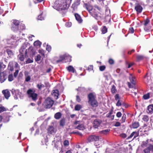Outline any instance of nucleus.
Listing matches in <instances>:
<instances>
[{
    "label": "nucleus",
    "mask_w": 153,
    "mask_h": 153,
    "mask_svg": "<svg viewBox=\"0 0 153 153\" xmlns=\"http://www.w3.org/2000/svg\"><path fill=\"white\" fill-rule=\"evenodd\" d=\"M63 144L65 146H68L69 145V143L68 140H65Z\"/></svg>",
    "instance_id": "47"
},
{
    "label": "nucleus",
    "mask_w": 153,
    "mask_h": 153,
    "mask_svg": "<svg viewBox=\"0 0 153 153\" xmlns=\"http://www.w3.org/2000/svg\"><path fill=\"white\" fill-rule=\"evenodd\" d=\"M6 52L9 56H11L13 55V53L12 51L10 49H7Z\"/></svg>",
    "instance_id": "41"
},
{
    "label": "nucleus",
    "mask_w": 153,
    "mask_h": 153,
    "mask_svg": "<svg viewBox=\"0 0 153 153\" xmlns=\"http://www.w3.org/2000/svg\"><path fill=\"white\" fill-rule=\"evenodd\" d=\"M35 91L32 89H29L27 91V93L29 98H31L33 101H36L37 99L38 95L35 93Z\"/></svg>",
    "instance_id": "5"
},
{
    "label": "nucleus",
    "mask_w": 153,
    "mask_h": 153,
    "mask_svg": "<svg viewBox=\"0 0 153 153\" xmlns=\"http://www.w3.org/2000/svg\"><path fill=\"white\" fill-rule=\"evenodd\" d=\"M149 140V139H147L146 141H143L141 145V147L143 148L146 147L148 143Z\"/></svg>",
    "instance_id": "27"
},
{
    "label": "nucleus",
    "mask_w": 153,
    "mask_h": 153,
    "mask_svg": "<svg viewBox=\"0 0 153 153\" xmlns=\"http://www.w3.org/2000/svg\"><path fill=\"white\" fill-rule=\"evenodd\" d=\"M95 98V96L92 93H90L88 95V103L93 107H96L98 106V103Z\"/></svg>",
    "instance_id": "3"
},
{
    "label": "nucleus",
    "mask_w": 153,
    "mask_h": 153,
    "mask_svg": "<svg viewBox=\"0 0 153 153\" xmlns=\"http://www.w3.org/2000/svg\"><path fill=\"white\" fill-rule=\"evenodd\" d=\"M2 93L4 94L5 98L7 99H8L10 96V92L8 89L3 90Z\"/></svg>",
    "instance_id": "11"
},
{
    "label": "nucleus",
    "mask_w": 153,
    "mask_h": 153,
    "mask_svg": "<svg viewBox=\"0 0 153 153\" xmlns=\"http://www.w3.org/2000/svg\"><path fill=\"white\" fill-rule=\"evenodd\" d=\"M107 31V29L105 26H103L102 29V34H105L106 33Z\"/></svg>",
    "instance_id": "43"
},
{
    "label": "nucleus",
    "mask_w": 153,
    "mask_h": 153,
    "mask_svg": "<svg viewBox=\"0 0 153 153\" xmlns=\"http://www.w3.org/2000/svg\"><path fill=\"white\" fill-rule=\"evenodd\" d=\"M57 138H58V140L56 141V140H55V138H54V141H56L55 143V147L56 148H58L61 144V142L60 141V140L61 139L60 137L58 136Z\"/></svg>",
    "instance_id": "18"
},
{
    "label": "nucleus",
    "mask_w": 153,
    "mask_h": 153,
    "mask_svg": "<svg viewBox=\"0 0 153 153\" xmlns=\"http://www.w3.org/2000/svg\"><path fill=\"white\" fill-rule=\"evenodd\" d=\"M23 50H24V49L22 47L19 50V52L21 54L19 55L18 56L19 59L21 61H23L24 59V57L23 53V52L24 51Z\"/></svg>",
    "instance_id": "10"
},
{
    "label": "nucleus",
    "mask_w": 153,
    "mask_h": 153,
    "mask_svg": "<svg viewBox=\"0 0 153 153\" xmlns=\"http://www.w3.org/2000/svg\"><path fill=\"white\" fill-rule=\"evenodd\" d=\"M6 111V109L4 107H0V113H1L4 111Z\"/></svg>",
    "instance_id": "50"
},
{
    "label": "nucleus",
    "mask_w": 153,
    "mask_h": 153,
    "mask_svg": "<svg viewBox=\"0 0 153 153\" xmlns=\"http://www.w3.org/2000/svg\"><path fill=\"white\" fill-rule=\"evenodd\" d=\"M126 119V115L125 114H123L122 117L121 121V123H123L125 122Z\"/></svg>",
    "instance_id": "44"
},
{
    "label": "nucleus",
    "mask_w": 153,
    "mask_h": 153,
    "mask_svg": "<svg viewBox=\"0 0 153 153\" xmlns=\"http://www.w3.org/2000/svg\"><path fill=\"white\" fill-rule=\"evenodd\" d=\"M93 66L92 65H89L88 67L87 70L89 71H91V70H93Z\"/></svg>",
    "instance_id": "55"
},
{
    "label": "nucleus",
    "mask_w": 153,
    "mask_h": 153,
    "mask_svg": "<svg viewBox=\"0 0 153 153\" xmlns=\"http://www.w3.org/2000/svg\"><path fill=\"white\" fill-rule=\"evenodd\" d=\"M111 91L112 94H114L117 92V90L116 88V87L114 85L112 86L111 88Z\"/></svg>",
    "instance_id": "34"
},
{
    "label": "nucleus",
    "mask_w": 153,
    "mask_h": 153,
    "mask_svg": "<svg viewBox=\"0 0 153 153\" xmlns=\"http://www.w3.org/2000/svg\"><path fill=\"white\" fill-rule=\"evenodd\" d=\"M49 133L50 134H52L54 132V128L52 126H50L48 128Z\"/></svg>",
    "instance_id": "30"
},
{
    "label": "nucleus",
    "mask_w": 153,
    "mask_h": 153,
    "mask_svg": "<svg viewBox=\"0 0 153 153\" xmlns=\"http://www.w3.org/2000/svg\"><path fill=\"white\" fill-rule=\"evenodd\" d=\"M59 124L61 126H63L65 124V119L64 118L61 119L60 121Z\"/></svg>",
    "instance_id": "33"
},
{
    "label": "nucleus",
    "mask_w": 153,
    "mask_h": 153,
    "mask_svg": "<svg viewBox=\"0 0 153 153\" xmlns=\"http://www.w3.org/2000/svg\"><path fill=\"white\" fill-rule=\"evenodd\" d=\"M134 29L133 27H131L129 28V30L128 31V32L129 33H133L134 32Z\"/></svg>",
    "instance_id": "53"
},
{
    "label": "nucleus",
    "mask_w": 153,
    "mask_h": 153,
    "mask_svg": "<svg viewBox=\"0 0 153 153\" xmlns=\"http://www.w3.org/2000/svg\"><path fill=\"white\" fill-rule=\"evenodd\" d=\"M84 7L86 8L91 16L95 19L98 20L101 18L102 14L97 12L95 8H94L92 6L87 4H85Z\"/></svg>",
    "instance_id": "2"
},
{
    "label": "nucleus",
    "mask_w": 153,
    "mask_h": 153,
    "mask_svg": "<svg viewBox=\"0 0 153 153\" xmlns=\"http://www.w3.org/2000/svg\"><path fill=\"white\" fill-rule=\"evenodd\" d=\"M144 58V56L142 55H138L137 56V60L140 61L142 60Z\"/></svg>",
    "instance_id": "35"
},
{
    "label": "nucleus",
    "mask_w": 153,
    "mask_h": 153,
    "mask_svg": "<svg viewBox=\"0 0 153 153\" xmlns=\"http://www.w3.org/2000/svg\"><path fill=\"white\" fill-rule=\"evenodd\" d=\"M140 126V124L138 122H134L132 124V127L134 128H136Z\"/></svg>",
    "instance_id": "29"
},
{
    "label": "nucleus",
    "mask_w": 153,
    "mask_h": 153,
    "mask_svg": "<svg viewBox=\"0 0 153 153\" xmlns=\"http://www.w3.org/2000/svg\"><path fill=\"white\" fill-rule=\"evenodd\" d=\"M145 78L146 79L145 83L146 84L150 85L151 82V78L150 77H146V76H145Z\"/></svg>",
    "instance_id": "25"
},
{
    "label": "nucleus",
    "mask_w": 153,
    "mask_h": 153,
    "mask_svg": "<svg viewBox=\"0 0 153 153\" xmlns=\"http://www.w3.org/2000/svg\"><path fill=\"white\" fill-rule=\"evenodd\" d=\"M19 22L17 20H13L12 24L11 29L13 31L16 32L20 30L21 27H20Z\"/></svg>",
    "instance_id": "6"
},
{
    "label": "nucleus",
    "mask_w": 153,
    "mask_h": 153,
    "mask_svg": "<svg viewBox=\"0 0 153 153\" xmlns=\"http://www.w3.org/2000/svg\"><path fill=\"white\" fill-rule=\"evenodd\" d=\"M68 58L69 59L68 60V61L69 62H71V57L69 55H64L60 56L59 59L56 61V62L57 63H59V62H61L64 60H65V59H67Z\"/></svg>",
    "instance_id": "7"
},
{
    "label": "nucleus",
    "mask_w": 153,
    "mask_h": 153,
    "mask_svg": "<svg viewBox=\"0 0 153 153\" xmlns=\"http://www.w3.org/2000/svg\"><path fill=\"white\" fill-rule=\"evenodd\" d=\"M75 128L79 130H82L84 129L85 127L83 125L80 123L79 125H78Z\"/></svg>",
    "instance_id": "26"
},
{
    "label": "nucleus",
    "mask_w": 153,
    "mask_h": 153,
    "mask_svg": "<svg viewBox=\"0 0 153 153\" xmlns=\"http://www.w3.org/2000/svg\"><path fill=\"white\" fill-rule=\"evenodd\" d=\"M54 101L50 98L48 97L45 100L43 105L46 108H49L53 105Z\"/></svg>",
    "instance_id": "4"
},
{
    "label": "nucleus",
    "mask_w": 153,
    "mask_h": 153,
    "mask_svg": "<svg viewBox=\"0 0 153 153\" xmlns=\"http://www.w3.org/2000/svg\"><path fill=\"white\" fill-rule=\"evenodd\" d=\"M146 112L149 114H151L153 112V104L149 105L147 108Z\"/></svg>",
    "instance_id": "17"
},
{
    "label": "nucleus",
    "mask_w": 153,
    "mask_h": 153,
    "mask_svg": "<svg viewBox=\"0 0 153 153\" xmlns=\"http://www.w3.org/2000/svg\"><path fill=\"white\" fill-rule=\"evenodd\" d=\"M128 87L129 88H134V89H136V88H135L134 85V86L132 85H131V84L129 82H128Z\"/></svg>",
    "instance_id": "59"
},
{
    "label": "nucleus",
    "mask_w": 153,
    "mask_h": 153,
    "mask_svg": "<svg viewBox=\"0 0 153 153\" xmlns=\"http://www.w3.org/2000/svg\"><path fill=\"white\" fill-rule=\"evenodd\" d=\"M41 57L39 55L37 56L36 57L35 59V60L36 61H39L41 59Z\"/></svg>",
    "instance_id": "49"
},
{
    "label": "nucleus",
    "mask_w": 153,
    "mask_h": 153,
    "mask_svg": "<svg viewBox=\"0 0 153 153\" xmlns=\"http://www.w3.org/2000/svg\"><path fill=\"white\" fill-rule=\"evenodd\" d=\"M62 116V113L60 112H58L54 114V117L55 119L59 120L61 118Z\"/></svg>",
    "instance_id": "23"
},
{
    "label": "nucleus",
    "mask_w": 153,
    "mask_h": 153,
    "mask_svg": "<svg viewBox=\"0 0 153 153\" xmlns=\"http://www.w3.org/2000/svg\"><path fill=\"white\" fill-rule=\"evenodd\" d=\"M139 131L133 132L128 137V139H129L132 138L133 136L134 137V139L135 138L139 135Z\"/></svg>",
    "instance_id": "19"
},
{
    "label": "nucleus",
    "mask_w": 153,
    "mask_h": 153,
    "mask_svg": "<svg viewBox=\"0 0 153 153\" xmlns=\"http://www.w3.org/2000/svg\"><path fill=\"white\" fill-rule=\"evenodd\" d=\"M46 48V50L48 51H51V46L48 45H47Z\"/></svg>",
    "instance_id": "56"
},
{
    "label": "nucleus",
    "mask_w": 153,
    "mask_h": 153,
    "mask_svg": "<svg viewBox=\"0 0 153 153\" xmlns=\"http://www.w3.org/2000/svg\"><path fill=\"white\" fill-rule=\"evenodd\" d=\"M142 120L145 122H147L149 120V118L148 116L145 115L143 116Z\"/></svg>",
    "instance_id": "40"
},
{
    "label": "nucleus",
    "mask_w": 153,
    "mask_h": 153,
    "mask_svg": "<svg viewBox=\"0 0 153 153\" xmlns=\"http://www.w3.org/2000/svg\"><path fill=\"white\" fill-rule=\"evenodd\" d=\"M52 94L55 99H57L58 98V96L59 95V91L57 89L53 90L52 92Z\"/></svg>",
    "instance_id": "13"
},
{
    "label": "nucleus",
    "mask_w": 153,
    "mask_h": 153,
    "mask_svg": "<svg viewBox=\"0 0 153 153\" xmlns=\"http://www.w3.org/2000/svg\"><path fill=\"white\" fill-rule=\"evenodd\" d=\"M75 16L76 19L78 22L80 23L82 22V19L80 16L78 14L75 13Z\"/></svg>",
    "instance_id": "22"
},
{
    "label": "nucleus",
    "mask_w": 153,
    "mask_h": 153,
    "mask_svg": "<svg viewBox=\"0 0 153 153\" xmlns=\"http://www.w3.org/2000/svg\"><path fill=\"white\" fill-rule=\"evenodd\" d=\"M143 151L145 153H150V151L153 152V146L150 144L147 148L144 149Z\"/></svg>",
    "instance_id": "15"
},
{
    "label": "nucleus",
    "mask_w": 153,
    "mask_h": 153,
    "mask_svg": "<svg viewBox=\"0 0 153 153\" xmlns=\"http://www.w3.org/2000/svg\"><path fill=\"white\" fill-rule=\"evenodd\" d=\"M24 74L25 76V81L27 82H29L30 80L31 77L30 76L28 75V72L27 71H25Z\"/></svg>",
    "instance_id": "21"
},
{
    "label": "nucleus",
    "mask_w": 153,
    "mask_h": 153,
    "mask_svg": "<svg viewBox=\"0 0 153 153\" xmlns=\"http://www.w3.org/2000/svg\"><path fill=\"white\" fill-rule=\"evenodd\" d=\"M115 99L116 100H119L120 99V97L119 94H117L115 96Z\"/></svg>",
    "instance_id": "54"
},
{
    "label": "nucleus",
    "mask_w": 153,
    "mask_h": 153,
    "mask_svg": "<svg viewBox=\"0 0 153 153\" xmlns=\"http://www.w3.org/2000/svg\"><path fill=\"white\" fill-rule=\"evenodd\" d=\"M150 22L149 20L148 19H146L144 22V25L145 27H144L145 30L147 31L148 30L146 28V27L147 26L149 23Z\"/></svg>",
    "instance_id": "24"
},
{
    "label": "nucleus",
    "mask_w": 153,
    "mask_h": 153,
    "mask_svg": "<svg viewBox=\"0 0 153 153\" xmlns=\"http://www.w3.org/2000/svg\"><path fill=\"white\" fill-rule=\"evenodd\" d=\"M150 94L148 93L143 96V98L144 100H147L149 98Z\"/></svg>",
    "instance_id": "42"
},
{
    "label": "nucleus",
    "mask_w": 153,
    "mask_h": 153,
    "mask_svg": "<svg viewBox=\"0 0 153 153\" xmlns=\"http://www.w3.org/2000/svg\"><path fill=\"white\" fill-rule=\"evenodd\" d=\"M82 108L81 105L78 104L76 105L75 107V109L76 111L79 110Z\"/></svg>",
    "instance_id": "39"
},
{
    "label": "nucleus",
    "mask_w": 153,
    "mask_h": 153,
    "mask_svg": "<svg viewBox=\"0 0 153 153\" xmlns=\"http://www.w3.org/2000/svg\"><path fill=\"white\" fill-rule=\"evenodd\" d=\"M120 125V123L119 122H116L114 125V126L116 127H119Z\"/></svg>",
    "instance_id": "64"
},
{
    "label": "nucleus",
    "mask_w": 153,
    "mask_h": 153,
    "mask_svg": "<svg viewBox=\"0 0 153 153\" xmlns=\"http://www.w3.org/2000/svg\"><path fill=\"white\" fill-rule=\"evenodd\" d=\"M8 79L9 81H12L13 80V76L12 74L10 75L8 77Z\"/></svg>",
    "instance_id": "48"
},
{
    "label": "nucleus",
    "mask_w": 153,
    "mask_h": 153,
    "mask_svg": "<svg viewBox=\"0 0 153 153\" xmlns=\"http://www.w3.org/2000/svg\"><path fill=\"white\" fill-rule=\"evenodd\" d=\"M19 71L18 69H17L16 70L14 74V76L15 77H16L17 76L19 73Z\"/></svg>",
    "instance_id": "57"
},
{
    "label": "nucleus",
    "mask_w": 153,
    "mask_h": 153,
    "mask_svg": "<svg viewBox=\"0 0 153 153\" xmlns=\"http://www.w3.org/2000/svg\"><path fill=\"white\" fill-rule=\"evenodd\" d=\"M101 122V120L99 119H96L95 120L93 123L94 127L95 128H97Z\"/></svg>",
    "instance_id": "14"
},
{
    "label": "nucleus",
    "mask_w": 153,
    "mask_h": 153,
    "mask_svg": "<svg viewBox=\"0 0 153 153\" xmlns=\"http://www.w3.org/2000/svg\"><path fill=\"white\" fill-rule=\"evenodd\" d=\"M94 7L95 8H97L98 10H99V11H101V9L100 7H98L97 5H95L94 6Z\"/></svg>",
    "instance_id": "63"
},
{
    "label": "nucleus",
    "mask_w": 153,
    "mask_h": 153,
    "mask_svg": "<svg viewBox=\"0 0 153 153\" xmlns=\"http://www.w3.org/2000/svg\"><path fill=\"white\" fill-rule=\"evenodd\" d=\"M42 44L41 42L39 41H36L34 43V45L35 46H40Z\"/></svg>",
    "instance_id": "38"
},
{
    "label": "nucleus",
    "mask_w": 153,
    "mask_h": 153,
    "mask_svg": "<svg viewBox=\"0 0 153 153\" xmlns=\"http://www.w3.org/2000/svg\"><path fill=\"white\" fill-rule=\"evenodd\" d=\"M33 62V60L32 59H31L30 58H28L26 62V64H28L31 63H32Z\"/></svg>",
    "instance_id": "52"
},
{
    "label": "nucleus",
    "mask_w": 153,
    "mask_h": 153,
    "mask_svg": "<svg viewBox=\"0 0 153 153\" xmlns=\"http://www.w3.org/2000/svg\"><path fill=\"white\" fill-rule=\"evenodd\" d=\"M106 68V66L105 65L100 66L99 67L100 70L101 71H104Z\"/></svg>",
    "instance_id": "46"
},
{
    "label": "nucleus",
    "mask_w": 153,
    "mask_h": 153,
    "mask_svg": "<svg viewBox=\"0 0 153 153\" xmlns=\"http://www.w3.org/2000/svg\"><path fill=\"white\" fill-rule=\"evenodd\" d=\"M104 76L106 79L108 80L110 78L111 76L109 74L106 73L104 74Z\"/></svg>",
    "instance_id": "37"
},
{
    "label": "nucleus",
    "mask_w": 153,
    "mask_h": 153,
    "mask_svg": "<svg viewBox=\"0 0 153 153\" xmlns=\"http://www.w3.org/2000/svg\"><path fill=\"white\" fill-rule=\"evenodd\" d=\"M100 137L94 135H91L89 137L88 139V142H91L93 141H96L99 140Z\"/></svg>",
    "instance_id": "8"
},
{
    "label": "nucleus",
    "mask_w": 153,
    "mask_h": 153,
    "mask_svg": "<svg viewBox=\"0 0 153 153\" xmlns=\"http://www.w3.org/2000/svg\"><path fill=\"white\" fill-rule=\"evenodd\" d=\"M122 116V114L120 112H118L116 114V116L118 117H120Z\"/></svg>",
    "instance_id": "58"
},
{
    "label": "nucleus",
    "mask_w": 153,
    "mask_h": 153,
    "mask_svg": "<svg viewBox=\"0 0 153 153\" xmlns=\"http://www.w3.org/2000/svg\"><path fill=\"white\" fill-rule=\"evenodd\" d=\"M113 110L111 109L108 113L106 115V117L108 118L109 119L113 120L114 119V115H113Z\"/></svg>",
    "instance_id": "16"
},
{
    "label": "nucleus",
    "mask_w": 153,
    "mask_h": 153,
    "mask_svg": "<svg viewBox=\"0 0 153 153\" xmlns=\"http://www.w3.org/2000/svg\"><path fill=\"white\" fill-rule=\"evenodd\" d=\"M80 4V1L79 0H76L72 5V6L74 8H75Z\"/></svg>",
    "instance_id": "28"
},
{
    "label": "nucleus",
    "mask_w": 153,
    "mask_h": 153,
    "mask_svg": "<svg viewBox=\"0 0 153 153\" xmlns=\"http://www.w3.org/2000/svg\"><path fill=\"white\" fill-rule=\"evenodd\" d=\"M121 103L119 100H118L117 103L116 105L118 106H120L121 105Z\"/></svg>",
    "instance_id": "61"
},
{
    "label": "nucleus",
    "mask_w": 153,
    "mask_h": 153,
    "mask_svg": "<svg viewBox=\"0 0 153 153\" xmlns=\"http://www.w3.org/2000/svg\"><path fill=\"white\" fill-rule=\"evenodd\" d=\"M129 79L131 83L134 85L135 84V77L131 74H130Z\"/></svg>",
    "instance_id": "20"
},
{
    "label": "nucleus",
    "mask_w": 153,
    "mask_h": 153,
    "mask_svg": "<svg viewBox=\"0 0 153 153\" xmlns=\"http://www.w3.org/2000/svg\"><path fill=\"white\" fill-rule=\"evenodd\" d=\"M135 7V9L138 13H141L143 10V7L142 6L138 3H136Z\"/></svg>",
    "instance_id": "9"
},
{
    "label": "nucleus",
    "mask_w": 153,
    "mask_h": 153,
    "mask_svg": "<svg viewBox=\"0 0 153 153\" xmlns=\"http://www.w3.org/2000/svg\"><path fill=\"white\" fill-rule=\"evenodd\" d=\"M6 74L4 72H2L0 73V81L1 83L3 82L7 79Z\"/></svg>",
    "instance_id": "12"
},
{
    "label": "nucleus",
    "mask_w": 153,
    "mask_h": 153,
    "mask_svg": "<svg viewBox=\"0 0 153 153\" xmlns=\"http://www.w3.org/2000/svg\"><path fill=\"white\" fill-rule=\"evenodd\" d=\"M110 131V129H107L105 130H103L101 131V132L103 134H106L108 133Z\"/></svg>",
    "instance_id": "45"
},
{
    "label": "nucleus",
    "mask_w": 153,
    "mask_h": 153,
    "mask_svg": "<svg viewBox=\"0 0 153 153\" xmlns=\"http://www.w3.org/2000/svg\"><path fill=\"white\" fill-rule=\"evenodd\" d=\"M71 0H58L54 4V6L57 10L60 11V13L63 12L64 14L66 12V9L68 7V4Z\"/></svg>",
    "instance_id": "1"
},
{
    "label": "nucleus",
    "mask_w": 153,
    "mask_h": 153,
    "mask_svg": "<svg viewBox=\"0 0 153 153\" xmlns=\"http://www.w3.org/2000/svg\"><path fill=\"white\" fill-rule=\"evenodd\" d=\"M6 67L2 62H0V71H3Z\"/></svg>",
    "instance_id": "32"
},
{
    "label": "nucleus",
    "mask_w": 153,
    "mask_h": 153,
    "mask_svg": "<svg viewBox=\"0 0 153 153\" xmlns=\"http://www.w3.org/2000/svg\"><path fill=\"white\" fill-rule=\"evenodd\" d=\"M39 52L41 53L44 57H45V52L44 51L42 50H39Z\"/></svg>",
    "instance_id": "51"
},
{
    "label": "nucleus",
    "mask_w": 153,
    "mask_h": 153,
    "mask_svg": "<svg viewBox=\"0 0 153 153\" xmlns=\"http://www.w3.org/2000/svg\"><path fill=\"white\" fill-rule=\"evenodd\" d=\"M20 27H21V29H20V30H24L25 29V26L24 25H20Z\"/></svg>",
    "instance_id": "62"
},
{
    "label": "nucleus",
    "mask_w": 153,
    "mask_h": 153,
    "mask_svg": "<svg viewBox=\"0 0 153 153\" xmlns=\"http://www.w3.org/2000/svg\"><path fill=\"white\" fill-rule=\"evenodd\" d=\"M114 60L112 59H110L108 61V62L110 64L112 65L114 63Z\"/></svg>",
    "instance_id": "60"
},
{
    "label": "nucleus",
    "mask_w": 153,
    "mask_h": 153,
    "mask_svg": "<svg viewBox=\"0 0 153 153\" xmlns=\"http://www.w3.org/2000/svg\"><path fill=\"white\" fill-rule=\"evenodd\" d=\"M69 72H71L72 73L74 72L75 69L74 68L71 66H69L67 68Z\"/></svg>",
    "instance_id": "31"
},
{
    "label": "nucleus",
    "mask_w": 153,
    "mask_h": 153,
    "mask_svg": "<svg viewBox=\"0 0 153 153\" xmlns=\"http://www.w3.org/2000/svg\"><path fill=\"white\" fill-rule=\"evenodd\" d=\"M45 87L44 85L42 84L41 83L38 84L37 85V87L39 89L41 90L42 88Z\"/></svg>",
    "instance_id": "36"
}]
</instances>
